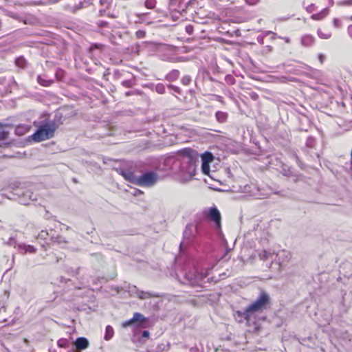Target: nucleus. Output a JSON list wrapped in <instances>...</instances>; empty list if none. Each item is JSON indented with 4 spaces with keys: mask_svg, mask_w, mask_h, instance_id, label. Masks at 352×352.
Masks as SVG:
<instances>
[{
    "mask_svg": "<svg viewBox=\"0 0 352 352\" xmlns=\"http://www.w3.org/2000/svg\"><path fill=\"white\" fill-rule=\"evenodd\" d=\"M268 295L265 293H262L259 298L254 302L247 307L243 313L238 311V314L248 320H250L252 315L256 312L261 311L263 309H265L266 304L268 302Z\"/></svg>",
    "mask_w": 352,
    "mask_h": 352,
    "instance_id": "nucleus-1",
    "label": "nucleus"
},
{
    "mask_svg": "<svg viewBox=\"0 0 352 352\" xmlns=\"http://www.w3.org/2000/svg\"><path fill=\"white\" fill-rule=\"evenodd\" d=\"M56 125L53 122L42 124L38 130L31 136L34 142H41L54 136Z\"/></svg>",
    "mask_w": 352,
    "mask_h": 352,
    "instance_id": "nucleus-2",
    "label": "nucleus"
},
{
    "mask_svg": "<svg viewBox=\"0 0 352 352\" xmlns=\"http://www.w3.org/2000/svg\"><path fill=\"white\" fill-rule=\"evenodd\" d=\"M261 257L264 261L270 260L272 262L277 261L279 266L283 263L288 262L291 258V254L289 252L282 250L278 251L277 253H271L264 251L261 254Z\"/></svg>",
    "mask_w": 352,
    "mask_h": 352,
    "instance_id": "nucleus-3",
    "label": "nucleus"
},
{
    "mask_svg": "<svg viewBox=\"0 0 352 352\" xmlns=\"http://www.w3.org/2000/svg\"><path fill=\"white\" fill-rule=\"evenodd\" d=\"M208 219L215 223L217 228L221 229V215L219 210L216 207H211L208 212Z\"/></svg>",
    "mask_w": 352,
    "mask_h": 352,
    "instance_id": "nucleus-4",
    "label": "nucleus"
},
{
    "mask_svg": "<svg viewBox=\"0 0 352 352\" xmlns=\"http://www.w3.org/2000/svg\"><path fill=\"white\" fill-rule=\"evenodd\" d=\"M155 181V175L152 173H148L142 175L138 179V183L143 186H150L153 184Z\"/></svg>",
    "mask_w": 352,
    "mask_h": 352,
    "instance_id": "nucleus-5",
    "label": "nucleus"
},
{
    "mask_svg": "<svg viewBox=\"0 0 352 352\" xmlns=\"http://www.w3.org/2000/svg\"><path fill=\"white\" fill-rule=\"evenodd\" d=\"M146 322V318L144 316L140 314V313H135L133 314V316L131 319L124 322V325L129 326L134 324H138L139 325H141L142 323Z\"/></svg>",
    "mask_w": 352,
    "mask_h": 352,
    "instance_id": "nucleus-6",
    "label": "nucleus"
},
{
    "mask_svg": "<svg viewBox=\"0 0 352 352\" xmlns=\"http://www.w3.org/2000/svg\"><path fill=\"white\" fill-rule=\"evenodd\" d=\"M74 346L77 350H85L89 347V342L86 338L80 337L74 342Z\"/></svg>",
    "mask_w": 352,
    "mask_h": 352,
    "instance_id": "nucleus-7",
    "label": "nucleus"
},
{
    "mask_svg": "<svg viewBox=\"0 0 352 352\" xmlns=\"http://www.w3.org/2000/svg\"><path fill=\"white\" fill-rule=\"evenodd\" d=\"M30 126L28 125H19L16 126L15 131L19 135H23L29 132Z\"/></svg>",
    "mask_w": 352,
    "mask_h": 352,
    "instance_id": "nucleus-8",
    "label": "nucleus"
},
{
    "mask_svg": "<svg viewBox=\"0 0 352 352\" xmlns=\"http://www.w3.org/2000/svg\"><path fill=\"white\" fill-rule=\"evenodd\" d=\"M201 157L202 162L208 164H210L214 160L212 154L210 152L204 153Z\"/></svg>",
    "mask_w": 352,
    "mask_h": 352,
    "instance_id": "nucleus-9",
    "label": "nucleus"
},
{
    "mask_svg": "<svg viewBox=\"0 0 352 352\" xmlns=\"http://www.w3.org/2000/svg\"><path fill=\"white\" fill-rule=\"evenodd\" d=\"M216 118L219 122H224L227 119V114L222 111H218L216 113Z\"/></svg>",
    "mask_w": 352,
    "mask_h": 352,
    "instance_id": "nucleus-10",
    "label": "nucleus"
},
{
    "mask_svg": "<svg viewBox=\"0 0 352 352\" xmlns=\"http://www.w3.org/2000/svg\"><path fill=\"white\" fill-rule=\"evenodd\" d=\"M327 13H328V10L324 9L322 11L321 13L314 14L312 16V19H316V20L322 19L323 17H324L327 14Z\"/></svg>",
    "mask_w": 352,
    "mask_h": 352,
    "instance_id": "nucleus-11",
    "label": "nucleus"
},
{
    "mask_svg": "<svg viewBox=\"0 0 352 352\" xmlns=\"http://www.w3.org/2000/svg\"><path fill=\"white\" fill-rule=\"evenodd\" d=\"M8 133L6 131L4 126L0 124V141L6 139Z\"/></svg>",
    "mask_w": 352,
    "mask_h": 352,
    "instance_id": "nucleus-12",
    "label": "nucleus"
},
{
    "mask_svg": "<svg viewBox=\"0 0 352 352\" xmlns=\"http://www.w3.org/2000/svg\"><path fill=\"white\" fill-rule=\"evenodd\" d=\"M201 170L204 174L208 175L210 173V164L202 162Z\"/></svg>",
    "mask_w": 352,
    "mask_h": 352,
    "instance_id": "nucleus-13",
    "label": "nucleus"
},
{
    "mask_svg": "<svg viewBox=\"0 0 352 352\" xmlns=\"http://www.w3.org/2000/svg\"><path fill=\"white\" fill-rule=\"evenodd\" d=\"M184 154L190 157H194L195 155H197L196 152L190 148H186L183 151Z\"/></svg>",
    "mask_w": 352,
    "mask_h": 352,
    "instance_id": "nucleus-14",
    "label": "nucleus"
},
{
    "mask_svg": "<svg viewBox=\"0 0 352 352\" xmlns=\"http://www.w3.org/2000/svg\"><path fill=\"white\" fill-rule=\"evenodd\" d=\"M138 295L139 298L141 299H146V298H148L152 296V295L150 294L149 293L144 292H138Z\"/></svg>",
    "mask_w": 352,
    "mask_h": 352,
    "instance_id": "nucleus-15",
    "label": "nucleus"
},
{
    "mask_svg": "<svg viewBox=\"0 0 352 352\" xmlns=\"http://www.w3.org/2000/svg\"><path fill=\"white\" fill-rule=\"evenodd\" d=\"M145 5L146 7L149 8H153L155 7V1L154 0H147L145 2Z\"/></svg>",
    "mask_w": 352,
    "mask_h": 352,
    "instance_id": "nucleus-16",
    "label": "nucleus"
},
{
    "mask_svg": "<svg viewBox=\"0 0 352 352\" xmlns=\"http://www.w3.org/2000/svg\"><path fill=\"white\" fill-rule=\"evenodd\" d=\"M38 82L42 85H44V86H48L49 85V83H47V82L43 80L40 77L38 78Z\"/></svg>",
    "mask_w": 352,
    "mask_h": 352,
    "instance_id": "nucleus-17",
    "label": "nucleus"
},
{
    "mask_svg": "<svg viewBox=\"0 0 352 352\" xmlns=\"http://www.w3.org/2000/svg\"><path fill=\"white\" fill-rule=\"evenodd\" d=\"M142 336H143L144 337H145V338H147V337H148V336H149V332H148V331H143V333H142Z\"/></svg>",
    "mask_w": 352,
    "mask_h": 352,
    "instance_id": "nucleus-18",
    "label": "nucleus"
},
{
    "mask_svg": "<svg viewBox=\"0 0 352 352\" xmlns=\"http://www.w3.org/2000/svg\"><path fill=\"white\" fill-rule=\"evenodd\" d=\"M319 36L321 37V38H329V35H324V34H322V33H319Z\"/></svg>",
    "mask_w": 352,
    "mask_h": 352,
    "instance_id": "nucleus-19",
    "label": "nucleus"
},
{
    "mask_svg": "<svg viewBox=\"0 0 352 352\" xmlns=\"http://www.w3.org/2000/svg\"><path fill=\"white\" fill-rule=\"evenodd\" d=\"M351 3H352V0L345 1L343 2V3H344V4H350Z\"/></svg>",
    "mask_w": 352,
    "mask_h": 352,
    "instance_id": "nucleus-20",
    "label": "nucleus"
},
{
    "mask_svg": "<svg viewBox=\"0 0 352 352\" xmlns=\"http://www.w3.org/2000/svg\"><path fill=\"white\" fill-rule=\"evenodd\" d=\"M190 229V226H187L186 227V230L185 231V234H187V232L188 230H189Z\"/></svg>",
    "mask_w": 352,
    "mask_h": 352,
    "instance_id": "nucleus-21",
    "label": "nucleus"
},
{
    "mask_svg": "<svg viewBox=\"0 0 352 352\" xmlns=\"http://www.w3.org/2000/svg\"><path fill=\"white\" fill-rule=\"evenodd\" d=\"M350 34L352 36V26H351L349 29Z\"/></svg>",
    "mask_w": 352,
    "mask_h": 352,
    "instance_id": "nucleus-22",
    "label": "nucleus"
},
{
    "mask_svg": "<svg viewBox=\"0 0 352 352\" xmlns=\"http://www.w3.org/2000/svg\"><path fill=\"white\" fill-rule=\"evenodd\" d=\"M320 60L321 62H322V55H320Z\"/></svg>",
    "mask_w": 352,
    "mask_h": 352,
    "instance_id": "nucleus-23",
    "label": "nucleus"
},
{
    "mask_svg": "<svg viewBox=\"0 0 352 352\" xmlns=\"http://www.w3.org/2000/svg\"><path fill=\"white\" fill-rule=\"evenodd\" d=\"M105 339H106V340H108V339H109V338H108V333L105 335Z\"/></svg>",
    "mask_w": 352,
    "mask_h": 352,
    "instance_id": "nucleus-24",
    "label": "nucleus"
},
{
    "mask_svg": "<svg viewBox=\"0 0 352 352\" xmlns=\"http://www.w3.org/2000/svg\"><path fill=\"white\" fill-rule=\"evenodd\" d=\"M100 13L101 15H102L103 14V11L100 10Z\"/></svg>",
    "mask_w": 352,
    "mask_h": 352,
    "instance_id": "nucleus-25",
    "label": "nucleus"
},
{
    "mask_svg": "<svg viewBox=\"0 0 352 352\" xmlns=\"http://www.w3.org/2000/svg\"><path fill=\"white\" fill-rule=\"evenodd\" d=\"M19 61H21V60H17L16 63L19 64Z\"/></svg>",
    "mask_w": 352,
    "mask_h": 352,
    "instance_id": "nucleus-26",
    "label": "nucleus"
}]
</instances>
